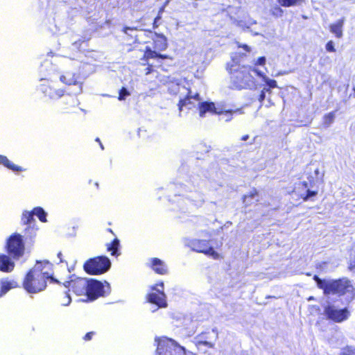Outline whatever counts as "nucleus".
<instances>
[{
	"instance_id": "nucleus-35",
	"label": "nucleus",
	"mask_w": 355,
	"mask_h": 355,
	"mask_svg": "<svg viewBox=\"0 0 355 355\" xmlns=\"http://www.w3.org/2000/svg\"><path fill=\"white\" fill-rule=\"evenodd\" d=\"M164 6H163L159 10V12H158V15L155 17V18L153 20V29H156L159 24H158V21L162 18V12L164 11Z\"/></svg>"
},
{
	"instance_id": "nucleus-26",
	"label": "nucleus",
	"mask_w": 355,
	"mask_h": 355,
	"mask_svg": "<svg viewBox=\"0 0 355 355\" xmlns=\"http://www.w3.org/2000/svg\"><path fill=\"white\" fill-rule=\"evenodd\" d=\"M306 0H277L279 4L283 7H291L301 5L305 3Z\"/></svg>"
},
{
	"instance_id": "nucleus-11",
	"label": "nucleus",
	"mask_w": 355,
	"mask_h": 355,
	"mask_svg": "<svg viewBox=\"0 0 355 355\" xmlns=\"http://www.w3.org/2000/svg\"><path fill=\"white\" fill-rule=\"evenodd\" d=\"M146 298L148 302L156 305L158 308H166L167 302L163 282L151 286L150 292L146 295Z\"/></svg>"
},
{
	"instance_id": "nucleus-18",
	"label": "nucleus",
	"mask_w": 355,
	"mask_h": 355,
	"mask_svg": "<svg viewBox=\"0 0 355 355\" xmlns=\"http://www.w3.org/2000/svg\"><path fill=\"white\" fill-rule=\"evenodd\" d=\"M149 267L157 274L167 275L168 268L166 263L159 258L153 257L150 259Z\"/></svg>"
},
{
	"instance_id": "nucleus-41",
	"label": "nucleus",
	"mask_w": 355,
	"mask_h": 355,
	"mask_svg": "<svg viewBox=\"0 0 355 355\" xmlns=\"http://www.w3.org/2000/svg\"><path fill=\"white\" fill-rule=\"evenodd\" d=\"M145 62L148 65V67L145 69V71H146L145 73H146V75H148V74L151 73L153 71V67L152 64H148V62Z\"/></svg>"
},
{
	"instance_id": "nucleus-52",
	"label": "nucleus",
	"mask_w": 355,
	"mask_h": 355,
	"mask_svg": "<svg viewBox=\"0 0 355 355\" xmlns=\"http://www.w3.org/2000/svg\"><path fill=\"white\" fill-rule=\"evenodd\" d=\"M95 185L97 188H98V182H95Z\"/></svg>"
},
{
	"instance_id": "nucleus-29",
	"label": "nucleus",
	"mask_w": 355,
	"mask_h": 355,
	"mask_svg": "<svg viewBox=\"0 0 355 355\" xmlns=\"http://www.w3.org/2000/svg\"><path fill=\"white\" fill-rule=\"evenodd\" d=\"M234 112V111L232 110L220 109L217 114L223 115L224 116L225 121L228 122L232 120Z\"/></svg>"
},
{
	"instance_id": "nucleus-20",
	"label": "nucleus",
	"mask_w": 355,
	"mask_h": 355,
	"mask_svg": "<svg viewBox=\"0 0 355 355\" xmlns=\"http://www.w3.org/2000/svg\"><path fill=\"white\" fill-rule=\"evenodd\" d=\"M199 115L200 117H204L207 112H210L213 114H217L218 110L214 102L204 101L198 105Z\"/></svg>"
},
{
	"instance_id": "nucleus-3",
	"label": "nucleus",
	"mask_w": 355,
	"mask_h": 355,
	"mask_svg": "<svg viewBox=\"0 0 355 355\" xmlns=\"http://www.w3.org/2000/svg\"><path fill=\"white\" fill-rule=\"evenodd\" d=\"M60 80L66 85L65 93L69 95L66 98L64 109L75 107L78 105L76 96L83 91V83L79 80V76L76 73L67 71L60 76Z\"/></svg>"
},
{
	"instance_id": "nucleus-47",
	"label": "nucleus",
	"mask_w": 355,
	"mask_h": 355,
	"mask_svg": "<svg viewBox=\"0 0 355 355\" xmlns=\"http://www.w3.org/2000/svg\"><path fill=\"white\" fill-rule=\"evenodd\" d=\"M302 184L303 185L304 187H308V182H306V181L302 182Z\"/></svg>"
},
{
	"instance_id": "nucleus-21",
	"label": "nucleus",
	"mask_w": 355,
	"mask_h": 355,
	"mask_svg": "<svg viewBox=\"0 0 355 355\" xmlns=\"http://www.w3.org/2000/svg\"><path fill=\"white\" fill-rule=\"evenodd\" d=\"M345 19L341 18L337 20L335 23L329 25V31L335 35L337 38H341L343 35V27L344 25Z\"/></svg>"
},
{
	"instance_id": "nucleus-42",
	"label": "nucleus",
	"mask_w": 355,
	"mask_h": 355,
	"mask_svg": "<svg viewBox=\"0 0 355 355\" xmlns=\"http://www.w3.org/2000/svg\"><path fill=\"white\" fill-rule=\"evenodd\" d=\"M348 268L350 270H355V258L353 260H350L348 263Z\"/></svg>"
},
{
	"instance_id": "nucleus-15",
	"label": "nucleus",
	"mask_w": 355,
	"mask_h": 355,
	"mask_svg": "<svg viewBox=\"0 0 355 355\" xmlns=\"http://www.w3.org/2000/svg\"><path fill=\"white\" fill-rule=\"evenodd\" d=\"M191 246L193 251L202 253L212 259L217 260L221 258L219 253L214 250L209 245V241L203 239H194L191 242Z\"/></svg>"
},
{
	"instance_id": "nucleus-2",
	"label": "nucleus",
	"mask_w": 355,
	"mask_h": 355,
	"mask_svg": "<svg viewBox=\"0 0 355 355\" xmlns=\"http://www.w3.org/2000/svg\"><path fill=\"white\" fill-rule=\"evenodd\" d=\"M244 54H238L231 58L226 64L225 69L230 75V88L233 90L248 89L254 83V78L252 73L255 72L257 76H262L263 73L250 65L241 64V59Z\"/></svg>"
},
{
	"instance_id": "nucleus-34",
	"label": "nucleus",
	"mask_w": 355,
	"mask_h": 355,
	"mask_svg": "<svg viewBox=\"0 0 355 355\" xmlns=\"http://www.w3.org/2000/svg\"><path fill=\"white\" fill-rule=\"evenodd\" d=\"M318 194L317 191H311L307 190L306 193L304 195L301 196V198L303 200V201L306 202L309 200L311 197H314Z\"/></svg>"
},
{
	"instance_id": "nucleus-48",
	"label": "nucleus",
	"mask_w": 355,
	"mask_h": 355,
	"mask_svg": "<svg viewBox=\"0 0 355 355\" xmlns=\"http://www.w3.org/2000/svg\"><path fill=\"white\" fill-rule=\"evenodd\" d=\"M171 1V0H166L164 6H165L166 5H167Z\"/></svg>"
},
{
	"instance_id": "nucleus-17",
	"label": "nucleus",
	"mask_w": 355,
	"mask_h": 355,
	"mask_svg": "<svg viewBox=\"0 0 355 355\" xmlns=\"http://www.w3.org/2000/svg\"><path fill=\"white\" fill-rule=\"evenodd\" d=\"M218 338V333L214 329H207L196 337L195 345L197 348L205 346L207 348H214L215 341Z\"/></svg>"
},
{
	"instance_id": "nucleus-14",
	"label": "nucleus",
	"mask_w": 355,
	"mask_h": 355,
	"mask_svg": "<svg viewBox=\"0 0 355 355\" xmlns=\"http://www.w3.org/2000/svg\"><path fill=\"white\" fill-rule=\"evenodd\" d=\"M21 223L22 225L26 226L24 230V234L25 240H30L32 241L36 236V231L37 230V228L35 227V220L34 218V215L32 211H24L22 213Z\"/></svg>"
},
{
	"instance_id": "nucleus-51",
	"label": "nucleus",
	"mask_w": 355,
	"mask_h": 355,
	"mask_svg": "<svg viewBox=\"0 0 355 355\" xmlns=\"http://www.w3.org/2000/svg\"><path fill=\"white\" fill-rule=\"evenodd\" d=\"M96 141L97 142H98V143H100V142H101V141H100L99 138H96Z\"/></svg>"
},
{
	"instance_id": "nucleus-24",
	"label": "nucleus",
	"mask_w": 355,
	"mask_h": 355,
	"mask_svg": "<svg viewBox=\"0 0 355 355\" xmlns=\"http://www.w3.org/2000/svg\"><path fill=\"white\" fill-rule=\"evenodd\" d=\"M120 241L117 238L106 245L107 251L110 252L112 256L118 257L120 255L119 252Z\"/></svg>"
},
{
	"instance_id": "nucleus-12",
	"label": "nucleus",
	"mask_w": 355,
	"mask_h": 355,
	"mask_svg": "<svg viewBox=\"0 0 355 355\" xmlns=\"http://www.w3.org/2000/svg\"><path fill=\"white\" fill-rule=\"evenodd\" d=\"M44 80L40 86V90L44 96L51 99H58L64 95L66 91L59 87L58 81L50 79H44Z\"/></svg>"
},
{
	"instance_id": "nucleus-25",
	"label": "nucleus",
	"mask_w": 355,
	"mask_h": 355,
	"mask_svg": "<svg viewBox=\"0 0 355 355\" xmlns=\"http://www.w3.org/2000/svg\"><path fill=\"white\" fill-rule=\"evenodd\" d=\"M192 98V94L191 89L188 90V92L184 98L180 99L178 103V110L181 112L183 107L189 104H191V99Z\"/></svg>"
},
{
	"instance_id": "nucleus-50",
	"label": "nucleus",
	"mask_w": 355,
	"mask_h": 355,
	"mask_svg": "<svg viewBox=\"0 0 355 355\" xmlns=\"http://www.w3.org/2000/svg\"><path fill=\"white\" fill-rule=\"evenodd\" d=\"M99 144H100V146H101V149H103L104 148H103V144H101V142H100V143H99Z\"/></svg>"
},
{
	"instance_id": "nucleus-27",
	"label": "nucleus",
	"mask_w": 355,
	"mask_h": 355,
	"mask_svg": "<svg viewBox=\"0 0 355 355\" xmlns=\"http://www.w3.org/2000/svg\"><path fill=\"white\" fill-rule=\"evenodd\" d=\"M33 215L37 216L39 220L42 222H46V213L44 210L40 207H36L31 210Z\"/></svg>"
},
{
	"instance_id": "nucleus-33",
	"label": "nucleus",
	"mask_w": 355,
	"mask_h": 355,
	"mask_svg": "<svg viewBox=\"0 0 355 355\" xmlns=\"http://www.w3.org/2000/svg\"><path fill=\"white\" fill-rule=\"evenodd\" d=\"M263 77V80L266 83V87L269 88V93H270V89L276 88L277 87V81L274 79H269L268 78H266L263 76V75L261 76Z\"/></svg>"
},
{
	"instance_id": "nucleus-8",
	"label": "nucleus",
	"mask_w": 355,
	"mask_h": 355,
	"mask_svg": "<svg viewBox=\"0 0 355 355\" xmlns=\"http://www.w3.org/2000/svg\"><path fill=\"white\" fill-rule=\"evenodd\" d=\"M157 346V355H186V349L180 345L175 340L168 337L156 339Z\"/></svg>"
},
{
	"instance_id": "nucleus-7",
	"label": "nucleus",
	"mask_w": 355,
	"mask_h": 355,
	"mask_svg": "<svg viewBox=\"0 0 355 355\" xmlns=\"http://www.w3.org/2000/svg\"><path fill=\"white\" fill-rule=\"evenodd\" d=\"M111 267V262L106 256H97L87 259L83 264L84 271L89 275H100Z\"/></svg>"
},
{
	"instance_id": "nucleus-1",
	"label": "nucleus",
	"mask_w": 355,
	"mask_h": 355,
	"mask_svg": "<svg viewBox=\"0 0 355 355\" xmlns=\"http://www.w3.org/2000/svg\"><path fill=\"white\" fill-rule=\"evenodd\" d=\"M47 280L60 284L53 277L52 264L49 261H37L24 276L22 287L28 293H37L46 288Z\"/></svg>"
},
{
	"instance_id": "nucleus-10",
	"label": "nucleus",
	"mask_w": 355,
	"mask_h": 355,
	"mask_svg": "<svg viewBox=\"0 0 355 355\" xmlns=\"http://www.w3.org/2000/svg\"><path fill=\"white\" fill-rule=\"evenodd\" d=\"M105 283V284L94 279H87V288L85 294L87 300L94 301L105 296L107 293H109L110 284L106 282Z\"/></svg>"
},
{
	"instance_id": "nucleus-16",
	"label": "nucleus",
	"mask_w": 355,
	"mask_h": 355,
	"mask_svg": "<svg viewBox=\"0 0 355 355\" xmlns=\"http://www.w3.org/2000/svg\"><path fill=\"white\" fill-rule=\"evenodd\" d=\"M87 279L71 275L69 280L64 282L62 285L72 291L78 296L85 295L87 288Z\"/></svg>"
},
{
	"instance_id": "nucleus-38",
	"label": "nucleus",
	"mask_w": 355,
	"mask_h": 355,
	"mask_svg": "<svg viewBox=\"0 0 355 355\" xmlns=\"http://www.w3.org/2000/svg\"><path fill=\"white\" fill-rule=\"evenodd\" d=\"M266 92L269 93V88H266V87H264L259 95V101L260 102H263L264 101Z\"/></svg>"
},
{
	"instance_id": "nucleus-31",
	"label": "nucleus",
	"mask_w": 355,
	"mask_h": 355,
	"mask_svg": "<svg viewBox=\"0 0 355 355\" xmlns=\"http://www.w3.org/2000/svg\"><path fill=\"white\" fill-rule=\"evenodd\" d=\"M339 355H355V347L347 345L343 347Z\"/></svg>"
},
{
	"instance_id": "nucleus-22",
	"label": "nucleus",
	"mask_w": 355,
	"mask_h": 355,
	"mask_svg": "<svg viewBox=\"0 0 355 355\" xmlns=\"http://www.w3.org/2000/svg\"><path fill=\"white\" fill-rule=\"evenodd\" d=\"M18 287H19V286L15 281L1 279L0 282V297L5 295L10 289Z\"/></svg>"
},
{
	"instance_id": "nucleus-9",
	"label": "nucleus",
	"mask_w": 355,
	"mask_h": 355,
	"mask_svg": "<svg viewBox=\"0 0 355 355\" xmlns=\"http://www.w3.org/2000/svg\"><path fill=\"white\" fill-rule=\"evenodd\" d=\"M24 236L19 233L10 234L6 239L4 249L14 259H19L25 253Z\"/></svg>"
},
{
	"instance_id": "nucleus-44",
	"label": "nucleus",
	"mask_w": 355,
	"mask_h": 355,
	"mask_svg": "<svg viewBox=\"0 0 355 355\" xmlns=\"http://www.w3.org/2000/svg\"><path fill=\"white\" fill-rule=\"evenodd\" d=\"M249 135H243L241 138V141H246L249 139Z\"/></svg>"
},
{
	"instance_id": "nucleus-40",
	"label": "nucleus",
	"mask_w": 355,
	"mask_h": 355,
	"mask_svg": "<svg viewBox=\"0 0 355 355\" xmlns=\"http://www.w3.org/2000/svg\"><path fill=\"white\" fill-rule=\"evenodd\" d=\"M266 58L264 56H261L259 58H258V59L257 60V61L255 62L254 63V65L257 66V65H264L266 64Z\"/></svg>"
},
{
	"instance_id": "nucleus-32",
	"label": "nucleus",
	"mask_w": 355,
	"mask_h": 355,
	"mask_svg": "<svg viewBox=\"0 0 355 355\" xmlns=\"http://www.w3.org/2000/svg\"><path fill=\"white\" fill-rule=\"evenodd\" d=\"M335 118V114L334 112H329L324 115L323 116V123L326 126H329L331 123H333Z\"/></svg>"
},
{
	"instance_id": "nucleus-37",
	"label": "nucleus",
	"mask_w": 355,
	"mask_h": 355,
	"mask_svg": "<svg viewBox=\"0 0 355 355\" xmlns=\"http://www.w3.org/2000/svg\"><path fill=\"white\" fill-rule=\"evenodd\" d=\"M325 49L327 52L334 53L336 52V49L334 47V42L330 40L327 42L325 44Z\"/></svg>"
},
{
	"instance_id": "nucleus-5",
	"label": "nucleus",
	"mask_w": 355,
	"mask_h": 355,
	"mask_svg": "<svg viewBox=\"0 0 355 355\" xmlns=\"http://www.w3.org/2000/svg\"><path fill=\"white\" fill-rule=\"evenodd\" d=\"M316 282L317 286L323 291L324 295H337L342 296L346 294L352 285L350 281L347 278H339L337 279L326 280L320 279L315 275L313 277Z\"/></svg>"
},
{
	"instance_id": "nucleus-43",
	"label": "nucleus",
	"mask_w": 355,
	"mask_h": 355,
	"mask_svg": "<svg viewBox=\"0 0 355 355\" xmlns=\"http://www.w3.org/2000/svg\"><path fill=\"white\" fill-rule=\"evenodd\" d=\"M239 47L243 49L247 52H250V48L247 44L240 45Z\"/></svg>"
},
{
	"instance_id": "nucleus-28",
	"label": "nucleus",
	"mask_w": 355,
	"mask_h": 355,
	"mask_svg": "<svg viewBox=\"0 0 355 355\" xmlns=\"http://www.w3.org/2000/svg\"><path fill=\"white\" fill-rule=\"evenodd\" d=\"M259 195V192L257 189L253 188L248 194L244 195L242 197V200L245 203V207L249 206L250 204L247 202L248 198H253Z\"/></svg>"
},
{
	"instance_id": "nucleus-19",
	"label": "nucleus",
	"mask_w": 355,
	"mask_h": 355,
	"mask_svg": "<svg viewBox=\"0 0 355 355\" xmlns=\"http://www.w3.org/2000/svg\"><path fill=\"white\" fill-rule=\"evenodd\" d=\"M15 259L12 257V256L0 253V271L3 272H11L15 267Z\"/></svg>"
},
{
	"instance_id": "nucleus-36",
	"label": "nucleus",
	"mask_w": 355,
	"mask_h": 355,
	"mask_svg": "<svg viewBox=\"0 0 355 355\" xmlns=\"http://www.w3.org/2000/svg\"><path fill=\"white\" fill-rule=\"evenodd\" d=\"M130 95V92L127 90L125 87H122L119 92L118 99L120 101L124 100L126 96Z\"/></svg>"
},
{
	"instance_id": "nucleus-4",
	"label": "nucleus",
	"mask_w": 355,
	"mask_h": 355,
	"mask_svg": "<svg viewBox=\"0 0 355 355\" xmlns=\"http://www.w3.org/2000/svg\"><path fill=\"white\" fill-rule=\"evenodd\" d=\"M153 40V50L150 46H146L143 54L141 60L148 62L150 59L160 58L162 60H173V57L167 54L159 53L166 50L168 48V41L166 37L162 33H157L151 30L150 36H146V40Z\"/></svg>"
},
{
	"instance_id": "nucleus-46",
	"label": "nucleus",
	"mask_w": 355,
	"mask_h": 355,
	"mask_svg": "<svg viewBox=\"0 0 355 355\" xmlns=\"http://www.w3.org/2000/svg\"><path fill=\"white\" fill-rule=\"evenodd\" d=\"M274 9H275V10H276L277 12H279L280 15H282V12H283V11H282V10L279 7L276 6V7H275V8H274Z\"/></svg>"
},
{
	"instance_id": "nucleus-39",
	"label": "nucleus",
	"mask_w": 355,
	"mask_h": 355,
	"mask_svg": "<svg viewBox=\"0 0 355 355\" xmlns=\"http://www.w3.org/2000/svg\"><path fill=\"white\" fill-rule=\"evenodd\" d=\"M96 334V333L94 331H89V332H87L83 337V340L85 341H89L92 339V338L94 337V336H95Z\"/></svg>"
},
{
	"instance_id": "nucleus-45",
	"label": "nucleus",
	"mask_w": 355,
	"mask_h": 355,
	"mask_svg": "<svg viewBox=\"0 0 355 355\" xmlns=\"http://www.w3.org/2000/svg\"><path fill=\"white\" fill-rule=\"evenodd\" d=\"M192 98H194L196 101H200V95L198 94H196L194 95H192Z\"/></svg>"
},
{
	"instance_id": "nucleus-30",
	"label": "nucleus",
	"mask_w": 355,
	"mask_h": 355,
	"mask_svg": "<svg viewBox=\"0 0 355 355\" xmlns=\"http://www.w3.org/2000/svg\"><path fill=\"white\" fill-rule=\"evenodd\" d=\"M58 300L61 306H68L71 302V298L69 293L65 292L64 294L60 297Z\"/></svg>"
},
{
	"instance_id": "nucleus-6",
	"label": "nucleus",
	"mask_w": 355,
	"mask_h": 355,
	"mask_svg": "<svg viewBox=\"0 0 355 355\" xmlns=\"http://www.w3.org/2000/svg\"><path fill=\"white\" fill-rule=\"evenodd\" d=\"M123 32V40L128 51L134 50L140 44L149 43V40H146V36H150V29L139 30L136 28L125 27Z\"/></svg>"
},
{
	"instance_id": "nucleus-49",
	"label": "nucleus",
	"mask_w": 355,
	"mask_h": 355,
	"mask_svg": "<svg viewBox=\"0 0 355 355\" xmlns=\"http://www.w3.org/2000/svg\"><path fill=\"white\" fill-rule=\"evenodd\" d=\"M107 231H108L109 232L112 233V234H114L112 229L108 228V229H107Z\"/></svg>"
},
{
	"instance_id": "nucleus-13",
	"label": "nucleus",
	"mask_w": 355,
	"mask_h": 355,
	"mask_svg": "<svg viewBox=\"0 0 355 355\" xmlns=\"http://www.w3.org/2000/svg\"><path fill=\"white\" fill-rule=\"evenodd\" d=\"M324 314L327 320L340 323L347 320L350 313L347 307L337 309L335 305L329 303L324 307Z\"/></svg>"
},
{
	"instance_id": "nucleus-23",
	"label": "nucleus",
	"mask_w": 355,
	"mask_h": 355,
	"mask_svg": "<svg viewBox=\"0 0 355 355\" xmlns=\"http://www.w3.org/2000/svg\"><path fill=\"white\" fill-rule=\"evenodd\" d=\"M0 165H3L4 167L14 172H21L24 171L22 167L14 164L6 156L3 155H0Z\"/></svg>"
}]
</instances>
